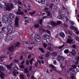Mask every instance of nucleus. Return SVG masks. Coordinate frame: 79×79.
<instances>
[{
	"label": "nucleus",
	"mask_w": 79,
	"mask_h": 79,
	"mask_svg": "<svg viewBox=\"0 0 79 79\" xmlns=\"http://www.w3.org/2000/svg\"><path fill=\"white\" fill-rule=\"evenodd\" d=\"M5 6H6V8L9 11H10V10H11V8H14V6H13V4L12 3L10 4V7H11V8L10 7L9 3L6 2H5Z\"/></svg>",
	"instance_id": "1"
},
{
	"label": "nucleus",
	"mask_w": 79,
	"mask_h": 79,
	"mask_svg": "<svg viewBox=\"0 0 79 79\" xmlns=\"http://www.w3.org/2000/svg\"><path fill=\"white\" fill-rule=\"evenodd\" d=\"M4 71V68L3 67L0 65V73H0V76L1 79H4V77L3 76L5 75L4 73H2V71Z\"/></svg>",
	"instance_id": "2"
},
{
	"label": "nucleus",
	"mask_w": 79,
	"mask_h": 79,
	"mask_svg": "<svg viewBox=\"0 0 79 79\" xmlns=\"http://www.w3.org/2000/svg\"><path fill=\"white\" fill-rule=\"evenodd\" d=\"M2 21L4 23H6L8 21V16L7 15H3L2 18Z\"/></svg>",
	"instance_id": "3"
},
{
	"label": "nucleus",
	"mask_w": 79,
	"mask_h": 79,
	"mask_svg": "<svg viewBox=\"0 0 79 79\" xmlns=\"http://www.w3.org/2000/svg\"><path fill=\"white\" fill-rule=\"evenodd\" d=\"M34 39L37 42H40L41 41V38L39 35V33H36L34 36Z\"/></svg>",
	"instance_id": "4"
},
{
	"label": "nucleus",
	"mask_w": 79,
	"mask_h": 79,
	"mask_svg": "<svg viewBox=\"0 0 79 79\" xmlns=\"http://www.w3.org/2000/svg\"><path fill=\"white\" fill-rule=\"evenodd\" d=\"M15 45H13L8 48V50L11 52V54H13V52L15 51Z\"/></svg>",
	"instance_id": "5"
},
{
	"label": "nucleus",
	"mask_w": 79,
	"mask_h": 79,
	"mask_svg": "<svg viewBox=\"0 0 79 79\" xmlns=\"http://www.w3.org/2000/svg\"><path fill=\"white\" fill-rule=\"evenodd\" d=\"M50 23L52 26L55 27L57 25H59V24H60L61 23V22L60 21H58L57 23H54V22L53 21H51L50 22Z\"/></svg>",
	"instance_id": "6"
},
{
	"label": "nucleus",
	"mask_w": 79,
	"mask_h": 79,
	"mask_svg": "<svg viewBox=\"0 0 79 79\" xmlns=\"http://www.w3.org/2000/svg\"><path fill=\"white\" fill-rule=\"evenodd\" d=\"M56 59L60 63L62 61H63L64 60V57L63 56H57Z\"/></svg>",
	"instance_id": "7"
},
{
	"label": "nucleus",
	"mask_w": 79,
	"mask_h": 79,
	"mask_svg": "<svg viewBox=\"0 0 79 79\" xmlns=\"http://www.w3.org/2000/svg\"><path fill=\"white\" fill-rule=\"evenodd\" d=\"M8 32L9 34H11L13 32V27L11 25H8L7 27Z\"/></svg>",
	"instance_id": "8"
},
{
	"label": "nucleus",
	"mask_w": 79,
	"mask_h": 79,
	"mask_svg": "<svg viewBox=\"0 0 79 79\" xmlns=\"http://www.w3.org/2000/svg\"><path fill=\"white\" fill-rule=\"evenodd\" d=\"M18 18L16 17L15 21V27H19V23H18Z\"/></svg>",
	"instance_id": "9"
},
{
	"label": "nucleus",
	"mask_w": 79,
	"mask_h": 79,
	"mask_svg": "<svg viewBox=\"0 0 79 79\" xmlns=\"http://www.w3.org/2000/svg\"><path fill=\"white\" fill-rule=\"evenodd\" d=\"M13 38H13L12 36H8L6 37L5 40L6 41H7V42H10V41H11V40H12Z\"/></svg>",
	"instance_id": "10"
},
{
	"label": "nucleus",
	"mask_w": 79,
	"mask_h": 79,
	"mask_svg": "<svg viewBox=\"0 0 79 79\" xmlns=\"http://www.w3.org/2000/svg\"><path fill=\"white\" fill-rule=\"evenodd\" d=\"M50 38V35H44L43 36V40H47L49 39Z\"/></svg>",
	"instance_id": "11"
},
{
	"label": "nucleus",
	"mask_w": 79,
	"mask_h": 79,
	"mask_svg": "<svg viewBox=\"0 0 79 79\" xmlns=\"http://www.w3.org/2000/svg\"><path fill=\"white\" fill-rule=\"evenodd\" d=\"M12 65L13 63H11L10 65H6V67L8 69H9V70H10V69H11V68H12Z\"/></svg>",
	"instance_id": "12"
},
{
	"label": "nucleus",
	"mask_w": 79,
	"mask_h": 79,
	"mask_svg": "<svg viewBox=\"0 0 79 79\" xmlns=\"http://www.w3.org/2000/svg\"><path fill=\"white\" fill-rule=\"evenodd\" d=\"M76 60H74V63L77 64H78L79 61V56H77L75 58Z\"/></svg>",
	"instance_id": "13"
},
{
	"label": "nucleus",
	"mask_w": 79,
	"mask_h": 79,
	"mask_svg": "<svg viewBox=\"0 0 79 79\" xmlns=\"http://www.w3.org/2000/svg\"><path fill=\"white\" fill-rule=\"evenodd\" d=\"M64 17H65V15H63L58 16L57 18L58 19H64Z\"/></svg>",
	"instance_id": "14"
},
{
	"label": "nucleus",
	"mask_w": 79,
	"mask_h": 79,
	"mask_svg": "<svg viewBox=\"0 0 79 79\" xmlns=\"http://www.w3.org/2000/svg\"><path fill=\"white\" fill-rule=\"evenodd\" d=\"M74 70H73L72 71L71 73H70V74L71 75V77L72 79H74Z\"/></svg>",
	"instance_id": "15"
},
{
	"label": "nucleus",
	"mask_w": 79,
	"mask_h": 79,
	"mask_svg": "<svg viewBox=\"0 0 79 79\" xmlns=\"http://www.w3.org/2000/svg\"><path fill=\"white\" fill-rule=\"evenodd\" d=\"M73 42V40L72 39H68L67 40V44H71Z\"/></svg>",
	"instance_id": "16"
},
{
	"label": "nucleus",
	"mask_w": 79,
	"mask_h": 79,
	"mask_svg": "<svg viewBox=\"0 0 79 79\" xmlns=\"http://www.w3.org/2000/svg\"><path fill=\"white\" fill-rule=\"evenodd\" d=\"M60 35L61 37L64 38L65 37V35H64V33H63V32H61L60 34Z\"/></svg>",
	"instance_id": "17"
},
{
	"label": "nucleus",
	"mask_w": 79,
	"mask_h": 79,
	"mask_svg": "<svg viewBox=\"0 0 79 79\" xmlns=\"http://www.w3.org/2000/svg\"><path fill=\"white\" fill-rule=\"evenodd\" d=\"M71 52L72 55H73V56H75L76 55V51L74 50L73 49Z\"/></svg>",
	"instance_id": "18"
},
{
	"label": "nucleus",
	"mask_w": 79,
	"mask_h": 79,
	"mask_svg": "<svg viewBox=\"0 0 79 79\" xmlns=\"http://www.w3.org/2000/svg\"><path fill=\"white\" fill-rule=\"evenodd\" d=\"M20 45L21 44H20V42H18L15 45V48H16V47H19V46H20Z\"/></svg>",
	"instance_id": "19"
},
{
	"label": "nucleus",
	"mask_w": 79,
	"mask_h": 79,
	"mask_svg": "<svg viewBox=\"0 0 79 79\" xmlns=\"http://www.w3.org/2000/svg\"><path fill=\"white\" fill-rule=\"evenodd\" d=\"M2 31L3 33H6V27H3L2 29Z\"/></svg>",
	"instance_id": "20"
},
{
	"label": "nucleus",
	"mask_w": 79,
	"mask_h": 79,
	"mask_svg": "<svg viewBox=\"0 0 79 79\" xmlns=\"http://www.w3.org/2000/svg\"><path fill=\"white\" fill-rule=\"evenodd\" d=\"M9 17L10 19H13L15 17V15L12 14H10L9 15Z\"/></svg>",
	"instance_id": "21"
},
{
	"label": "nucleus",
	"mask_w": 79,
	"mask_h": 79,
	"mask_svg": "<svg viewBox=\"0 0 79 79\" xmlns=\"http://www.w3.org/2000/svg\"><path fill=\"white\" fill-rule=\"evenodd\" d=\"M60 66L61 68L62 69H63V70L64 69V71L66 70V67H65L63 66V65H62V64L60 65Z\"/></svg>",
	"instance_id": "22"
},
{
	"label": "nucleus",
	"mask_w": 79,
	"mask_h": 79,
	"mask_svg": "<svg viewBox=\"0 0 79 79\" xmlns=\"http://www.w3.org/2000/svg\"><path fill=\"white\" fill-rule=\"evenodd\" d=\"M20 77L21 79H25L26 78V76H24L23 74L20 75Z\"/></svg>",
	"instance_id": "23"
},
{
	"label": "nucleus",
	"mask_w": 79,
	"mask_h": 79,
	"mask_svg": "<svg viewBox=\"0 0 79 79\" xmlns=\"http://www.w3.org/2000/svg\"><path fill=\"white\" fill-rule=\"evenodd\" d=\"M13 69H14L15 71H17L19 69V68H18V67H17V66H15L14 67H13Z\"/></svg>",
	"instance_id": "24"
},
{
	"label": "nucleus",
	"mask_w": 79,
	"mask_h": 79,
	"mask_svg": "<svg viewBox=\"0 0 79 79\" xmlns=\"http://www.w3.org/2000/svg\"><path fill=\"white\" fill-rule=\"evenodd\" d=\"M30 21H31V20H30V19H27L26 20H25V24H27V23H29V22Z\"/></svg>",
	"instance_id": "25"
},
{
	"label": "nucleus",
	"mask_w": 79,
	"mask_h": 79,
	"mask_svg": "<svg viewBox=\"0 0 79 79\" xmlns=\"http://www.w3.org/2000/svg\"><path fill=\"white\" fill-rule=\"evenodd\" d=\"M23 14H24V12L23 11L20 12H17V15H22Z\"/></svg>",
	"instance_id": "26"
},
{
	"label": "nucleus",
	"mask_w": 79,
	"mask_h": 79,
	"mask_svg": "<svg viewBox=\"0 0 79 79\" xmlns=\"http://www.w3.org/2000/svg\"><path fill=\"white\" fill-rule=\"evenodd\" d=\"M64 46V45H63L62 46L59 47V48L60 49L61 51L63 50V47Z\"/></svg>",
	"instance_id": "27"
},
{
	"label": "nucleus",
	"mask_w": 79,
	"mask_h": 79,
	"mask_svg": "<svg viewBox=\"0 0 79 79\" xmlns=\"http://www.w3.org/2000/svg\"><path fill=\"white\" fill-rule=\"evenodd\" d=\"M52 55L53 56H56L57 55V53L56 52H54L52 53Z\"/></svg>",
	"instance_id": "28"
},
{
	"label": "nucleus",
	"mask_w": 79,
	"mask_h": 79,
	"mask_svg": "<svg viewBox=\"0 0 79 79\" xmlns=\"http://www.w3.org/2000/svg\"><path fill=\"white\" fill-rule=\"evenodd\" d=\"M36 12V11H35L34 12H30L29 13V15H34V14H35V13Z\"/></svg>",
	"instance_id": "29"
},
{
	"label": "nucleus",
	"mask_w": 79,
	"mask_h": 79,
	"mask_svg": "<svg viewBox=\"0 0 79 79\" xmlns=\"http://www.w3.org/2000/svg\"><path fill=\"white\" fill-rule=\"evenodd\" d=\"M50 53L49 52H48L47 53H46L45 56L46 57H48V56H50Z\"/></svg>",
	"instance_id": "30"
},
{
	"label": "nucleus",
	"mask_w": 79,
	"mask_h": 79,
	"mask_svg": "<svg viewBox=\"0 0 79 79\" xmlns=\"http://www.w3.org/2000/svg\"><path fill=\"white\" fill-rule=\"evenodd\" d=\"M21 6H19L18 7V11L19 12H21V9H22Z\"/></svg>",
	"instance_id": "31"
},
{
	"label": "nucleus",
	"mask_w": 79,
	"mask_h": 79,
	"mask_svg": "<svg viewBox=\"0 0 79 79\" xmlns=\"http://www.w3.org/2000/svg\"><path fill=\"white\" fill-rule=\"evenodd\" d=\"M69 34L70 35H73V32L72 31H69Z\"/></svg>",
	"instance_id": "32"
},
{
	"label": "nucleus",
	"mask_w": 79,
	"mask_h": 79,
	"mask_svg": "<svg viewBox=\"0 0 79 79\" xmlns=\"http://www.w3.org/2000/svg\"><path fill=\"white\" fill-rule=\"evenodd\" d=\"M64 53H66V54H68V53H69V50L68 49L65 50L64 51Z\"/></svg>",
	"instance_id": "33"
},
{
	"label": "nucleus",
	"mask_w": 79,
	"mask_h": 79,
	"mask_svg": "<svg viewBox=\"0 0 79 79\" xmlns=\"http://www.w3.org/2000/svg\"><path fill=\"white\" fill-rule=\"evenodd\" d=\"M25 73H29V71L28 70V69L27 68H26L25 70H24Z\"/></svg>",
	"instance_id": "34"
},
{
	"label": "nucleus",
	"mask_w": 79,
	"mask_h": 79,
	"mask_svg": "<svg viewBox=\"0 0 79 79\" xmlns=\"http://www.w3.org/2000/svg\"><path fill=\"white\" fill-rule=\"evenodd\" d=\"M48 50L50 51V52H52V51H53V49L52 47H48Z\"/></svg>",
	"instance_id": "35"
},
{
	"label": "nucleus",
	"mask_w": 79,
	"mask_h": 79,
	"mask_svg": "<svg viewBox=\"0 0 79 79\" xmlns=\"http://www.w3.org/2000/svg\"><path fill=\"white\" fill-rule=\"evenodd\" d=\"M53 63L55 65H56V64H58L57 63V62H56V60H54L53 61Z\"/></svg>",
	"instance_id": "36"
},
{
	"label": "nucleus",
	"mask_w": 79,
	"mask_h": 79,
	"mask_svg": "<svg viewBox=\"0 0 79 79\" xmlns=\"http://www.w3.org/2000/svg\"><path fill=\"white\" fill-rule=\"evenodd\" d=\"M45 2V0H41L40 3H41L42 4H44Z\"/></svg>",
	"instance_id": "37"
},
{
	"label": "nucleus",
	"mask_w": 79,
	"mask_h": 79,
	"mask_svg": "<svg viewBox=\"0 0 79 79\" xmlns=\"http://www.w3.org/2000/svg\"><path fill=\"white\" fill-rule=\"evenodd\" d=\"M3 34H0V39H3Z\"/></svg>",
	"instance_id": "38"
},
{
	"label": "nucleus",
	"mask_w": 79,
	"mask_h": 79,
	"mask_svg": "<svg viewBox=\"0 0 79 79\" xmlns=\"http://www.w3.org/2000/svg\"><path fill=\"white\" fill-rule=\"evenodd\" d=\"M49 66L50 67H51V68H52V69H54V68H55V66L53 65L52 64H50L49 65Z\"/></svg>",
	"instance_id": "39"
},
{
	"label": "nucleus",
	"mask_w": 79,
	"mask_h": 79,
	"mask_svg": "<svg viewBox=\"0 0 79 79\" xmlns=\"http://www.w3.org/2000/svg\"><path fill=\"white\" fill-rule=\"evenodd\" d=\"M46 13L47 14V16H50V13L49 11L47 12Z\"/></svg>",
	"instance_id": "40"
},
{
	"label": "nucleus",
	"mask_w": 79,
	"mask_h": 79,
	"mask_svg": "<svg viewBox=\"0 0 79 79\" xmlns=\"http://www.w3.org/2000/svg\"><path fill=\"white\" fill-rule=\"evenodd\" d=\"M34 26L35 27H36V28H37V27H39V24H36Z\"/></svg>",
	"instance_id": "41"
},
{
	"label": "nucleus",
	"mask_w": 79,
	"mask_h": 79,
	"mask_svg": "<svg viewBox=\"0 0 79 79\" xmlns=\"http://www.w3.org/2000/svg\"><path fill=\"white\" fill-rule=\"evenodd\" d=\"M40 50L41 52H42V53H44V50L43 48H40Z\"/></svg>",
	"instance_id": "42"
},
{
	"label": "nucleus",
	"mask_w": 79,
	"mask_h": 79,
	"mask_svg": "<svg viewBox=\"0 0 79 79\" xmlns=\"http://www.w3.org/2000/svg\"><path fill=\"white\" fill-rule=\"evenodd\" d=\"M8 21L9 23L10 24H12L13 22H12V21L11 20H10V19H9Z\"/></svg>",
	"instance_id": "43"
},
{
	"label": "nucleus",
	"mask_w": 79,
	"mask_h": 79,
	"mask_svg": "<svg viewBox=\"0 0 79 79\" xmlns=\"http://www.w3.org/2000/svg\"><path fill=\"white\" fill-rule=\"evenodd\" d=\"M34 60V59H32L30 61V63L31 64H32V61Z\"/></svg>",
	"instance_id": "44"
},
{
	"label": "nucleus",
	"mask_w": 79,
	"mask_h": 79,
	"mask_svg": "<svg viewBox=\"0 0 79 79\" xmlns=\"http://www.w3.org/2000/svg\"><path fill=\"white\" fill-rule=\"evenodd\" d=\"M75 39L76 40H77V41H78V42H79V38L77 37H75Z\"/></svg>",
	"instance_id": "45"
},
{
	"label": "nucleus",
	"mask_w": 79,
	"mask_h": 79,
	"mask_svg": "<svg viewBox=\"0 0 79 79\" xmlns=\"http://www.w3.org/2000/svg\"><path fill=\"white\" fill-rule=\"evenodd\" d=\"M72 68H74L75 69L77 67V66L76 65H73L72 66Z\"/></svg>",
	"instance_id": "46"
},
{
	"label": "nucleus",
	"mask_w": 79,
	"mask_h": 79,
	"mask_svg": "<svg viewBox=\"0 0 79 79\" xmlns=\"http://www.w3.org/2000/svg\"><path fill=\"white\" fill-rule=\"evenodd\" d=\"M44 48H45L47 47V44L44 43Z\"/></svg>",
	"instance_id": "47"
},
{
	"label": "nucleus",
	"mask_w": 79,
	"mask_h": 79,
	"mask_svg": "<svg viewBox=\"0 0 79 79\" xmlns=\"http://www.w3.org/2000/svg\"><path fill=\"white\" fill-rule=\"evenodd\" d=\"M72 47L73 48H74V49H75L76 48V45L75 44H73L72 45Z\"/></svg>",
	"instance_id": "48"
},
{
	"label": "nucleus",
	"mask_w": 79,
	"mask_h": 79,
	"mask_svg": "<svg viewBox=\"0 0 79 79\" xmlns=\"http://www.w3.org/2000/svg\"><path fill=\"white\" fill-rule=\"evenodd\" d=\"M69 18H68V17H66V22L67 23V22H68V21H69Z\"/></svg>",
	"instance_id": "49"
},
{
	"label": "nucleus",
	"mask_w": 79,
	"mask_h": 79,
	"mask_svg": "<svg viewBox=\"0 0 79 79\" xmlns=\"http://www.w3.org/2000/svg\"><path fill=\"white\" fill-rule=\"evenodd\" d=\"M20 68H23V69L24 68V66L23 65H20Z\"/></svg>",
	"instance_id": "50"
},
{
	"label": "nucleus",
	"mask_w": 79,
	"mask_h": 79,
	"mask_svg": "<svg viewBox=\"0 0 79 79\" xmlns=\"http://www.w3.org/2000/svg\"><path fill=\"white\" fill-rule=\"evenodd\" d=\"M5 58V57H0V60H1V61H3V60H1L2 59H3V58Z\"/></svg>",
	"instance_id": "51"
},
{
	"label": "nucleus",
	"mask_w": 79,
	"mask_h": 79,
	"mask_svg": "<svg viewBox=\"0 0 79 79\" xmlns=\"http://www.w3.org/2000/svg\"><path fill=\"white\" fill-rule=\"evenodd\" d=\"M28 49H29V50H32V48H33V47H28Z\"/></svg>",
	"instance_id": "52"
},
{
	"label": "nucleus",
	"mask_w": 79,
	"mask_h": 79,
	"mask_svg": "<svg viewBox=\"0 0 79 79\" xmlns=\"http://www.w3.org/2000/svg\"><path fill=\"white\" fill-rule=\"evenodd\" d=\"M13 74L14 75L15 77L16 76V72L15 71H14L13 72Z\"/></svg>",
	"instance_id": "53"
},
{
	"label": "nucleus",
	"mask_w": 79,
	"mask_h": 79,
	"mask_svg": "<svg viewBox=\"0 0 79 79\" xmlns=\"http://www.w3.org/2000/svg\"><path fill=\"white\" fill-rule=\"evenodd\" d=\"M42 21H43V20L42 19H41L40 21V24H42Z\"/></svg>",
	"instance_id": "54"
},
{
	"label": "nucleus",
	"mask_w": 79,
	"mask_h": 79,
	"mask_svg": "<svg viewBox=\"0 0 79 79\" xmlns=\"http://www.w3.org/2000/svg\"><path fill=\"white\" fill-rule=\"evenodd\" d=\"M18 3H19V5H22V2H21L20 1H18Z\"/></svg>",
	"instance_id": "55"
},
{
	"label": "nucleus",
	"mask_w": 79,
	"mask_h": 79,
	"mask_svg": "<svg viewBox=\"0 0 79 79\" xmlns=\"http://www.w3.org/2000/svg\"><path fill=\"white\" fill-rule=\"evenodd\" d=\"M74 29L75 30V31H77V27H74Z\"/></svg>",
	"instance_id": "56"
},
{
	"label": "nucleus",
	"mask_w": 79,
	"mask_h": 79,
	"mask_svg": "<svg viewBox=\"0 0 79 79\" xmlns=\"http://www.w3.org/2000/svg\"><path fill=\"white\" fill-rule=\"evenodd\" d=\"M70 28L71 29H74V27H73L72 26H70Z\"/></svg>",
	"instance_id": "57"
},
{
	"label": "nucleus",
	"mask_w": 79,
	"mask_h": 79,
	"mask_svg": "<svg viewBox=\"0 0 79 79\" xmlns=\"http://www.w3.org/2000/svg\"><path fill=\"white\" fill-rule=\"evenodd\" d=\"M37 65H38V62H36L35 63V66L37 68Z\"/></svg>",
	"instance_id": "58"
},
{
	"label": "nucleus",
	"mask_w": 79,
	"mask_h": 79,
	"mask_svg": "<svg viewBox=\"0 0 79 79\" xmlns=\"http://www.w3.org/2000/svg\"><path fill=\"white\" fill-rule=\"evenodd\" d=\"M48 8L46 7L45 8V11L46 12L47 11H48Z\"/></svg>",
	"instance_id": "59"
},
{
	"label": "nucleus",
	"mask_w": 79,
	"mask_h": 79,
	"mask_svg": "<svg viewBox=\"0 0 79 79\" xmlns=\"http://www.w3.org/2000/svg\"><path fill=\"white\" fill-rule=\"evenodd\" d=\"M29 60H27L26 62V64L27 65H29Z\"/></svg>",
	"instance_id": "60"
},
{
	"label": "nucleus",
	"mask_w": 79,
	"mask_h": 79,
	"mask_svg": "<svg viewBox=\"0 0 79 79\" xmlns=\"http://www.w3.org/2000/svg\"><path fill=\"white\" fill-rule=\"evenodd\" d=\"M36 1L38 3H40L41 2V0H36Z\"/></svg>",
	"instance_id": "61"
},
{
	"label": "nucleus",
	"mask_w": 79,
	"mask_h": 79,
	"mask_svg": "<svg viewBox=\"0 0 79 79\" xmlns=\"http://www.w3.org/2000/svg\"><path fill=\"white\" fill-rule=\"evenodd\" d=\"M48 18V17L47 16H44L43 17V19H44H44H45V18Z\"/></svg>",
	"instance_id": "62"
},
{
	"label": "nucleus",
	"mask_w": 79,
	"mask_h": 79,
	"mask_svg": "<svg viewBox=\"0 0 79 79\" xmlns=\"http://www.w3.org/2000/svg\"><path fill=\"white\" fill-rule=\"evenodd\" d=\"M27 77H30V74L27 73Z\"/></svg>",
	"instance_id": "63"
},
{
	"label": "nucleus",
	"mask_w": 79,
	"mask_h": 79,
	"mask_svg": "<svg viewBox=\"0 0 79 79\" xmlns=\"http://www.w3.org/2000/svg\"><path fill=\"white\" fill-rule=\"evenodd\" d=\"M76 33L77 34H79V31H77L76 32Z\"/></svg>",
	"instance_id": "64"
}]
</instances>
